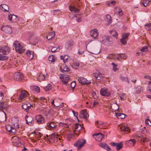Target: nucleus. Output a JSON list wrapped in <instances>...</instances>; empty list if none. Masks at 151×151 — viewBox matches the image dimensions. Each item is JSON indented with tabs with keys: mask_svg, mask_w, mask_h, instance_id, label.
Masks as SVG:
<instances>
[{
	"mask_svg": "<svg viewBox=\"0 0 151 151\" xmlns=\"http://www.w3.org/2000/svg\"><path fill=\"white\" fill-rule=\"evenodd\" d=\"M27 95V92L25 91H21V93L19 96L17 100H15L16 102H20L23 101Z\"/></svg>",
	"mask_w": 151,
	"mask_h": 151,
	"instance_id": "obj_4",
	"label": "nucleus"
},
{
	"mask_svg": "<svg viewBox=\"0 0 151 151\" xmlns=\"http://www.w3.org/2000/svg\"><path fill=\"white\" fill-rule=\"evenodd\" d=\"M86 140L83 139H81L78 140L77 142L74 144L75 147H77L78 150L80 149L86 143Z\"/></svg>",
	"mask_w": 151,
	"mask_h": 151,
	"instance_id": "obj_3",
	"label": "nucleus"
},
{
	"mask_svg": "<svg viewBox=\"0 0 151 151\" xmlns=\"http://www.w3.org/2000/svg\"><path fill=\"white\" fill-rule=\"evenodd\" d=\"M145 26L147 30L151 31V23L145 24Z\"/></svg>",
	"mask_w": 151,
	"mask_h": 151,
	"instance_id": "obj_52",
	"label": "nucleus"
},
{
	"mask_svg": "<svg viewBox=\"0 0 151 151\" xmlns=\"http://www.w3.org/2000/svg\"><path fill=\"white\" fill-rule=\"evenodd\" d=\"M81 115L80 116V117L81 118H84L87 119L89 117V115L87 113L86 110H83L81 111Z\"/></svg>",
	"mask_w": 151,
	"mask_h": 151,
	"instance_id": "obj_24",
	"label": "nucleus"
},
{
	"mask_svg": "<svg viewBox=\"0 0 151 151\" xmlns=\"http://www.w3.org/2000/svg\"><path fill=\"white\" fill-rule=\"evenodd\" d=\"M69 56L68 55H65L64 56L61 55L60 56V59L61 60H63L64 63H66L67 62Z\"/></svg>",
	"mask_w": 151,
	"mask_h": 151,
	"instance_id": "obj_40",
	"label": "nucleus"
},
{
	"mask_svg": "<svg viewBox=\"0 0 151 151\" xmlns=\"http://www.w3.org/2000/svg\"><path fill=\"white\" fill-rule=\"evenodd\" d=\"M148 50V46H144L142 47V48L141 49L140 52V53L142 54V53L144 52H146V51H147Z\"/></svg>",
	"mask_w": 151,
	"mask_h": 151,
	"instance_id": "obj_50",
	"label": "nucleus"
},
{
	"mask_svg": "<svg viewBox=\"0 0 151 151\" xmlns=\"http://www.w3.org/2000/svg\"><path fill=\"white\" fill-rule=\"evenodd\" d=\"M116 115L118 118L124 119L125 117V115L120 113H116Z\"/></svg>",
	"mask_w": 151,
	"mask_h": 151,
	"instance_id": "obj_44",
	"label": "nucleus"
},
{
	"mask_svg": "<svg viewBox=\"0 0 151 151\" xmlns=\"http://www.w3.org/2000/svg\"><path fill=\"white\" fill-rule=\"evenodd\" d=\"M117 8L118 9L119 11L118 12V13L119 15L120 16H122L123 14V12L122 10L120 8L117 7Z\"/></svg>",
	"mask_w": 151,
	"mask_h": 151,
	"instance_id": "obj_61",
	"label": "nucleus"
},
{
	"mask_svg": "<svg viewBox=\"0 0 151 151\" xmlns=\"http://www.w3.org/2000/svg\"><path fill=\"white\" fill-rule=\"evenodd\" d=\"M101 94L104 96H109L111 95V93L109 90L105 88H102L100 90Z\"/></svg>",
	"mask_w": 151,
	"mask_h": 151,
	"instance_id": "obj_9",
	"label": "nucleus"
},
{
	"mask_svg": "<svg viewBox=\"0 0 151 151\" xmlns=\"http://www.w3.org/2000/svg\"><path fill=\"white\" fill-rule=\"evenodd\" d=\"M110 32L111 34L112 35L115 37L116 38H117L118 33L115 30H112L110 31Z\"/></svg>",
	"mask_w": 151,
	"mask_h": 151,
	"instance_id": "obj_41",
	"label": "nucleus"
},
{
	"mask_svg": "<svg viewBox=\"0 0 151 151\" xmlns=\"http://www.w3.org/2000/svg\"><path fill=\"white\" fill-rule=\"evenodd\" d=\"M90 35L94 39H97L99 36V32L96 29L91 30L90 31Z\"/></svg>",
	"mask_w": 151,
	"mask_h": 151,
	"instance_id": "obj_12",
	"label": "nucleus"
},
{
	"mask_svg": "<svg viewBox=\"0 0 151 151\" xmlns=\"http://www.w3.org/2000/svg\"><path fill=\"white\" fill-rule=\"evenodd\" d=\"M100 49L96 47H92L89 49L88 52L93 54H97L100 52Z\"/></svg>",
	"mask_w": 151,
	"mask_h": 151,
	"instance_id": "obj_7",
	"label": "nucleus"
},
{
	"mask_svg": "<svg viewBox=\"0 0 151 151\" xmlns=\"http://www.w3.org/2000/svg\"><path fill=\"white\" fill-rule=\"evenodd\" d=\"M48 60L49 61L51 62H53L55 61V58L54 56L50 55L48 58Z\"/></svg>",
	"mask_w": 151,
	"mask_h": 151,
	"instance_id": "obj_51",
	"label": "nucleus"
},
{
	"mask_svg": "<svg viewBox=\"0 0 151 151\" xmlns=\"http://www.w3.org/2000/svg\"><path fill=\"white\" fill-rule=\"evenodd\" d=\"M115 55L113 54H111L109 55L108 58L109 59H113L115 58Z\"/></svg>",
	"mask_w": 151,
	"mask_h": 151,
	"instance_id": "obj_63",
	"label": "nucleus"
},
{
	"mask_svg": "<svg viewBox=\"0 0 151 151\" xmlns=\"http://www.w3.org/2000/svg\"><path fill=\"white\" fill-rule=\"evenodd\" d=\"M12 125L14 126V128L16 130L19 128V120L16 118H13L12 119Z\"/></svg>",
	"mask_w": 151,
	"mask_h": 151,
	"instance_id": "obj_10",
	"label": "nucleus"
},
{
	"mask_svg": "<svg viewBox=\"0 0 151 151\" xmlns=\"http://www.w3.org/2000/svg\"><path fill=\"white\" fill-rule=\"evenodd\" d=\"M6 114L5 113H0V121L3 122L6 120Z\"/></svg>",
	"mask_w": 151,
	"mask_h": 151,
	"instance_id": "obj_30",
	"label": "nucleus"
},
{
	"mask_svg": "<svg viewBox=\"0 0 151 151\" xmlns=\"http://www.w3.org/2000/svg\"><path fill=\"white\" fill-rule=\"evenodd\" d=\"M43 88L46 91H48L52 89V86L50 84H48L47 86L44 87Z\"/></svg>",
	"mask_w": 151,
	"mask_h": 151,
	"instance_id": "obj_48",
	"label": "nucleus"
},
{
	"mask_svg": "<svg viewBox=\"0 0 151 151\" xmlns=\"http://www.w3.org/2000/svg\"><path fill=\"white\" fill-rule=\"evenodd\" d=\"M60 48L59 46L53 47L51 49V52H55L60 51Z\"/></svg>",
	"mask_w": 151,
	"mask_h": 151,
	"instance_id": "obj_46",
	"label": "nucleus"
},
{
	"mask_svg": "<svg viewBox=\"0 0 151 151\" xmlns=\"http://www.w3.org/2000/svg\"><path fill=\"white\" fill-rule=\"evenodd\" d=\"M45 79V75L40 73L37 77L38 80L39 81H44Z\"/></svg>",
	"mask_w": 151,
	"mask_h": 151,
	"instance_id": "obj_39",
	"label": "nucleus"
},
{
	"mask_svg": "<svg viewBox=\"0 0 151 151\" xmlns=\"http://www.w3.org/2000/svg\"><path fill=\"white\" fill-rule=\"evenodd\" d=\"M150 1L149 0H143V2L142 3V4L144 6H146L149 3Z\"/></svg>",
	"mask_w": 151,
	"mask_h": 151,
	"instance_id": "obj_55",
	"label": "nucleus"
},
{
	"mask_svg": "<svg viewBox=\"0 0 151 151\" xmlns=\"http://www.w3.org/2000/svg\"><path fill=\"white\" fill-rule=\"evenodd\" d=\"M123 142H121L119 143H117L116 145V148L117 150H120L123 147Z\"/></svg>",
	"mask_w": 151,
	"mask_h": 151,
	"instance_id": "obj_43",
	"label": "nucleus"
},
{
	"mask_svg": "<svg viewBox=\"0 0 151 151\" xmlns=\"http://www.w3.org/2000/svg\"><path fill=\"white\" fill-rule=\"evenodd\" d=\"M33 51H30L29 50H27L26 52V54L29 57V59H32L33 58Z\"/></svg>",
	"mask_w": 151,
	"mask_h": 151,
	"instance_id": "obj_34",
	"label": "nucleus"
},
{
	"mask_svg": "<svg viewBox=\"0 0 151 151\" xmlns=\"http://www.w3.org/2000/svg\"><path fill=\"white\" fill-rule=\"evenodd\" d=\"M47 127L50 129H53L57 127V124L54 122H51L47 124Z\"/></svg>",
	"mask_w": 151,
	"mask_h": 151,
	"instance_id": "obj_25",
	"label": "nucleus"
},
{
	"mask_svg": "<svg viewBox=\"0 0 151 151\" xmlns=\"http://www.w3.org/2000/svg\"><path fill=\"white\" fill-rule=\"evenodd\" d=\"M18 21V18L16 16L13 15L12 22H17Z\"/></svg>",
	"mask_w": 151,
	"mask_h": 151,
	"instance_id": "obj_53",
	"label": "nucleus"
},
{
	"mask_svg": "<svg viewBox=\"0 0 151 151\" xmlns=\"http://www.w3.org/2000/svg\"><path fill=\"white\" fill-rule=\"evenodd\" d=\"M29 42L32 45H35L37 43V40L36 36L35 35H33L31 36L29 40Z\"/></svg>",
	"mask_w": 151,
	"mask_h": 151,
	"instance_id": "obj_22",
	"label": "nucleus"
},
{
	"mask_svg": "<svg viewBox=\"0 0 151 151\" xmlns=\"http://www.w3.org/2000/svg\"><path fill=\"white\" fill-rule=\"evenodd\" d=\"M136 138L138 141L144 143L146 141L147 139L146 137H145L141 134L137 135L136 137Z\"/></svg>",
	"mask_w": 151,
	"mask_h": 151,
	"instance_id": "obj_21",
	"label": "nucleus"
},
{
	"mask_svg": "<svg viewBox=\"0 0 151 151\" xmlns=\"http://www.w3.org/2000/svg\"><path fill=\"white\" fill-rule=\"evenodd\" d=\"M0 8L1 11L4 12H8L9 9L8 6L5 4H1L0 5Z\"/></svg>",
	"mask_w": 151,
	"mask_h": 151,
	"instance_id": "obj_28",
	"label": "nucleus"
},
{
	"mask_svg": "<svg viewBox=\"0 0 151 151\" xmlns=\"http://www.w3.org/2000/svg\"><path fill=\"white\" fill-rule=\"evenodd\" d=\"M120 79L123 81L127 82L128 83H129L128 78L127 77H125L121 76H120Z\"/></svg>",
	"mask_w": 151,
	"mask_h": 151,
	"instance_id": "obj_47",
	"label": "nucleus"
},
{
	"mask_svg": "<svg viewBox=\"0 0 151 151\" xmlns=\"http://www.w3.org/2000/svg\"><path fill=\"white\" fill-rule=\"evenodd\" d=\"M120 129L122 131L127 132L126 133H128V132H129L130 131V129L129 128L125 126H123L121 127Z\"/></svg>",
	"mask_w": 151,
	"mask_h": 151,
	"instance_id": "obj_33",
	"label": "nucleus"
},
{
	"mask_svg": "<svg viewBox=\"0 0 151 151\" xmlns=\"http://www.w3.org/2000/svg\"><path fill=\"white\" fill-rule=\"evenodd\" d=\"M6 55L0 54V60H5L8 58V56Z\"/></svg>",
	"mask_w": 151,
	"mask_h": 151,
	"instance_id": "obj_38",
	"label": "nucleus"
},
{
	"mask_svg": "<svg viewBox=\"0 0 151 151\" xmlns=\"http://www.w3.org/2000/svg\"><path fill=\"white\" fill-rule=\"evenodd\" d=\"M136 91L137 93H139L143 90V88L140 86H138L136 88Z\"/></svg>",
	"mask_w": 151,
	"mask_h": 151,
	"instance_id": "obj_49",
	"label": "nucleus"
},
{
	"mask_svg": "<svg viewBox=\"0 0 151 151\" xmlns=\"http://www.w3.org/2000/svg\"><path fill=\"white\" fill-rule=\"evenodd\" d=\"M99 146L102 148L105 149L108 151H110L111 149L110 147L106 144L104 143H101L99 144Z\"/></svg>",
	"mask_w": 151,
	"mask_h": 151,
	"instance_id": "obj_27",
	"label": "nucleus"
},
{
	"mask_svg": "<svg viewBox=\"0 0 151 151\" xmlns=\"http://www.w3.org/2000/svg\"><path fill=\"white\" fill-rule=\"evenodd\" d=\"M1 30L8 33H11L12 32V28L9 25L3 26H2Z\"/></svg>",
	"mask_w": 151,
	"mask_h": 151,
	"instance_id": "obj_13",
	"label": "nucleus"
},
{
	"mask_svg": "<svg viewBox=\"0 0 151 151\" xmlns=\"http://www.w3.org/2000/svg\"><path fill=\"white\" fill-rule=\"evenodd\" d=\"M111 65L113 66V70L114 72H116L118 70V69L117 68V66L116 65L113 63H111Z\"/></svg>",
	"mask_w": 151,
	"mask_h": 151,
	"instance_id": "obj_59",
	"label": "nucleus"
},
{
	"mask_svg": "<svg viewBox=\"0 0 151 151\" xmlns=\"http://www.w3.org/2000/svg\"><path fill=\"white\" fill-rule=\"evenodd\" d=\"M47 99L45 97H42L40 98V103L43 104L44 105H45L47 104Z\"/></svg>",
	"mask_w": 151,
	"mask_h": 151,
	"instance_id": "obj_36",
	"label": "nucleus"
},
{
	"mask_svg": "<svg viewBox=\"0 0 151 151\" xmlns=\"http://www.w3.org/2000/svg\"><path fill=\"white\" fill-rule=\"evenodd\" d=\"M73 43L74 42L72 41H68L67 42L66 45L68 47H71L73 45Z\"/></svg>",
	"mask_w": 151,
	"mask_h": 151,
	"instance_id": "obj_56",
	"label": "nucleus"
},
{
	"mask_svg": "<svg viewBox=\"0 0 151 151\" xmlns=\"http://www.w3.org/2000/svg\"><path fill=\"white\" fill-rule=\"evenodd\" d=\"M35 119L39 124H42L45 122V119L41 115H38L35 116Z\"/></svg>",
	"mask_w": 151,
	"mask_h": 151,
	"instance_id": "obj_17",
	"label": "nucleus"
},
{
	"mask_svg": "<svg viewBox=\"0 0 151 151\" xmlns=\"http://www.w3.org/2000/svg\"><path fill=\"white\" fill-rule=\"evenodd\" d=\"M14 79L16 81H20L24 78L23 75L19 72L15 73L14 75Z\"/></svg>",
	"mask_w": 151,
	"mask_h": 151,
	"instance_id": "obj_18",
	"label": "nucleus"
},
{
	"mask_svg": "<svg viewBox=\"0 0 151 151\" xmlns=\"http://www.w3.org/2000/svg\"><path fill=\"white\" fill-rule=\"evenodd\" d=\"M6 130L10 133H14L16 130L14 127L10 125H6Z\"/></svg>",
	"mask_w": 151,
	"mask_h": 151,
	"instance_id": "obj_23",
	"label": "nucleus"
},
{
	"mask_svg": "<svg viewBox=\"0 0 151 151\" xmlns=\"http://www.w3.org/2000/svg\"><path fill=\"white\" fill-rule=\"evenodd\" d=\"M102 42L107 45H109L112 43V42L110 41L109 37L107 36H104L102 37Z\"/></svg>",
	"mask_w": 151,
	"mask_h": 151,
	"instance_id": "obj_15",
	"label": "nucleus"
},
{
	"mask_svg": "<svg viewBox=\"0 0 151 151\" xmlns=\"http://www.w3.org/2000/svg\"><path fill=\"white\" fill-rule=\"evenodd\" d=\"M106 21L108 22V24H111L112 21L111 16L109 14H107L106 15Z\"/></svg>",
	"mask_w": 151,
	"mask_h": 151,
	"instance_id": "obj_35",
	"label": "nucleus"
},
{
	"mask_svg": "<svg viewBox=\"0 0 151 151\" xmlns=\"http://www.w3.org/2000/svg\"><path fill=\"white\" fill-rule=\"evenodd\" d=\"M12 141L13 145L17 147H20L22 145L20 140L17 137L14 136L12 137Z\"/></svg>",
	"mask_w": 151,
	"mask_h": 151,
	"instance_id": "obj_5",
	"label": "nucleus"
},
{
	"mask_svg": "<svg viewBox=\"0 0 151 151\" xmlns=\"http://www.w3.org/2000/svg\"><path fill=\"white\" fill-rule=\"evenodd\" d=\"M145 123L151 126V122L149 119H146L145 121Z\"/></svg>",
	"mask_w": 151,
	"mask_h": 151,
	"instance_id": "obj_64",
	"label": "nucleus"
},
{
	"mask_svg": "<svg viewBox=\"0 0 151 151\" xmlns=\"http://www.w3.org/2000/svg\"><path fill=\"white\" fill-rule=\"evenodd\" d=\"M69 8L70 11L71 12L73 11L76 13H78L79 12V9L73 6H72L70 5V6H69Z\"/></svg>",
	"mask_w": 151,
	"mask_h": 151,
	"instance_id": "obj_32",
	"label": "nucleus"
},
{
	"mask_svg": "<svg viewBox=\"0 0 151 151\" xmlns=\"http://www.w3.org/2000/svg\"><path fill=\"white\" fill-rule=\"evenodd\" d=\"M80 14H74L73 16V17L74 18H76V20L78 22H80L82 21L81 20V17L79 16L78 17V16H80Z\"/></svg>",
	"mask_w": 151,
	"mask_h": 151,
	"instance_id": "obj_45",
	"label": "nucleus"
},
{
	"mask_svg": "<svg viewBox=\"0 0 151 151\" xmlns=\"http://www.w3.org/2000/svg\"><path fill=\"white\" fill-rule=\"evenodd\" d=\"M127 40L122 37V38L121 39L120 41L122 44L124 45L127 43Z\"/></svg>",
	"mask_w": 151,
	"mask_h": 151,
	"instance_id": "obj_60",
	"label": "nucleus"
},
{
	"mask_svg": "<svg viewBox=\"0 0 151 151\" xmlns=\"http://www.w3.org/2000/svg\"><path fill=\"white\" fill-rule=\"evenodd\" d=\"M103 77L104 75L100 73L99 75V76L98 77H97V78L96 80L101 81L103 79Z\"/></svg>",
	"mask_w": 151,
	"mask_h": 151,
	"instance_id": "obj_58",
	"label": "nucleus"
},
{
	"mask_svg": "<svg viewBox=\"0 0 151 151\" xmlns=\"http://www.w3.org/2000/svg\"><path fill=\"white\" fill-rule=\"evenodd\" d=\"M127 57L124 54H120L118 55V56L116 58L118 60H120L121 59H126Z\"/></svg>",
	"mask_w": 151,
	"mask_h": 151,
	"instance_id": "obj_42",
	"label": "nucleus"
},
{
	"mask_svg": "<svg viewBox=\"0 0 151 151\" xmlns=\"http://www.w3.org/2000/svg\"><path fill=\"white\" fill-rule=\"evenodd\" d=\"M60 78L65 84H67L70 80L69 76L67 75L61 74L59 75Z\"/></svg>",
	"mask_w": 151,
	"mask_h": 151,
	"instance_id": "obj_8",
	"label": "nucleus"
},
{
	"mask_svg": "<svg viewBox=\"0 0 151 151\" xmlns=\"http://www.w3.org/2000/svg\"><path fill=\"white\" fill-rule=\"evenodd\" d=\"M81 125L78 123L76 124L75 125V128L76 130H80V128L79 127H81Z\"/></svg>",
	"mask_w": 151,
	"mask_h": 151,
	"instance_id": "obj_62",
	"label": "nucleus"
},
{
	"mask_svg": "<svg viewBox=\"0 0 151 151\" xmlns=\"http://www.w3.org/2000/svg\"><path fill=\"white\" fill-rule=\"evenodd\" d=\"M10 51L9 47L6 46L0 47V54L7 55Z\"/></svg>",
	"mask_w": 151,
	"mask_h": 151,
	"instance_id": "obj_6",
	"label": "nucleus"
},
{
	"mask_svg": "<svg viewBox=\"0 0 151 151\" xmlns=\"http://www.w3.org/2000/svg\"><path fill=\"white\" fill-rule=\"evenodd\" d=\"M55 36V33L54 31L51 32L47 35V38L48 40L52 39Z\"/></svg>",
	"mask_w": 151,
	"mask_h": 151,
	"instance_id": "obj_31",
	"label": "nucleus"
},
{
	"mask_svg": "<svg viewBox=\"0 0 151 151\" xmlns=\"http://www.w3.org/2000/svg\"><path fill=\"white\" fill-rule=\"evenodd\" d=\"M78 81L80 83L82 84H89L91 83L90 81L87 80L86 78L83 77L79 78Z\"/></svg>",
	"mask_w": 151,
	"mask_h": 151,
	"instance_id": "obj_19",
	"label": "nucleus"
},
{
	"mask_svg": "<svg viewBox=\"0 0 151 151\" xmlns=\"http://www.w3.org/2000/svg\"><path fill=\"white\" fill-rule=\"evenodd\" d=\"M13 46L15 48L16 51L19 53H22L25 50L23 47V44L20 43L18 41H14Z\"/></svg>",
	"mask_w": 151,
	"mask_h": 151,
	"instance_id": "obj_1",
	"label": "nucleus"
},
{
	"mask_svg": "<svg viewBox=\"0 0 151 151\" xmlns=\"http://www.w3.org/2000/svg\"><path fill=\"white\" fill-rule=\"evenodd\" d=\"M129 35V33H124L122 35V37L128 40V38Z\"/></svg>",
	"mask_w": 151,
	"mask_h": 151,
	"instance_id": "obj_54",
	"label": "nucleus"
},
{
	"mask_svg": "<svg viewBox=\"0 0 151 151\" xmlns=\"http://www.w3.org/2000/svg\"><path fill=\"white\" fill-rule=\"evenodd\" d=\"M31 89L37 93L40 92V88L37 86H33L31 87Z\"/></svg>",
	"mask_w": 151,
	"mask_h": 151,
	"instance_id": "obj_37",
	"label": "nucleus"
},
{
	"mask_svg": "<svg viewBox=\"0 0 151 151\" xmlns=\"http://www.w3.org/2000/svg\"><path fill=\"white\" fill-rule=\"evenodd\" d=\"M126 144H128L130 146H133L136 143V141L134 139H130L128 141L125 142Z\"/></svg>",
	"mask_w": 151,
	"mask_h": 151,
	"instance_id": "obj_29",
	"label": "nucleus"
},
{
	"mask_svg": "<svg viewBox=\"0 0 151 151\" xmlns=\"http://www.w3.org/2000/svg\"><path fill=\"white\" fill-rule=\"evenodd\" d=\"M100 73V72L99 71H97L96 73H93L92 74V76L93 77H95L96 79L97 77H98Z\"/></svg>",
	"mask_w": 151,
	"mask_h": 151,
	"instance_id": "obj_57",
	"label": "nucleus"
},
{
	"mask_svg": "<svg viewBox=\"0 0 151 151\" xmlns=\"http://www.w3.org/2000/svg\"><path fill=\"white\" fill-rule=\"evenodd\" d=\"M70 65L71 67L75 69H77L80 65L79 62L78 60H71L70 62Z\"/></svg>",
	"mask_w": 151,
	"mask_h": 151,
	"instance_id": "obj_14",
	"label": "nucleus"
},
{
	"mask_svg": "<svg viewBox=\"0 0 151 151\" xmlns=\"http://www.w3.org/2000/svg\"><path fill=\"white\" fill-rule=\"evenodd\" d=\"M8 107V106L6 102H0V113H5L3 109H7Z\"/></svg>",
	"mask_w": 151,
	"mask_h": 151,
	"instance_id": "obj_16",
	"label": "nucleus"
},
{
	"mask_svg": "<svg viewBox=\"0 0 151 151\" xmlns=\"http://www.w3.org/2000/svg\"><path fill=\"white\" fill-rule=\"evenodd\" d=\"M26 124L30 125H32L34 123V119L31 116L26 115L25 117Z\"/></svg>",
	"mask_w": 151,
	"mask_h": 151,
	"instance_id": "obj_20",
	"label": "nucleus"
},
{
	"mask_svg": "<svg viewBox=\"0 0 151 151\" xmlns=\"http://www.w3.org/2000/svg\"><path fill=\"white\" fill-rule=\"evenodd\" d=\"M32 134L34 135L32 140L34 141H36L37 139L39 140V138H40L42 136V134L38 131H34L32 132Z\"/></svg>",
	"mask_w": 151,
	"mask_h": 151,
	"instance_id": "obj_11",
	"label": "nucleus"
},
{
	"mask_svg": "<svg viewBox=\"0 0 151 151\" xmlns=\"http://www.w3.org/2000/svg\"><path fill=\"white\" fill-rule=\"evenodd\" d=\"M58 137V135L55 133L54 134H52L49 136L47 135L45 137L47 138L50 143H52L55 142H57Z\"/></svg>",
	"mask_w": 151,
	"mask_h": 151,
	"instance_id": "obj_2",
	"label": "nucleus"
},
{
	"mask_svg": "<svg viewBox=\"0 0 151 151\" xmlns=\"http://www.w3.org/2000/svg\"><path fill=\"white\" fill-rule=\"evenodd\" d=\"M96 136V139L98 141H101L104 137V136L101 133H99L95 135Z\"/></svg>",
	"mask_w": 151,
	"mask_h": 151,
	"instance_id": "obj_26",
	"label": "nucleus"
}]
</instances>
